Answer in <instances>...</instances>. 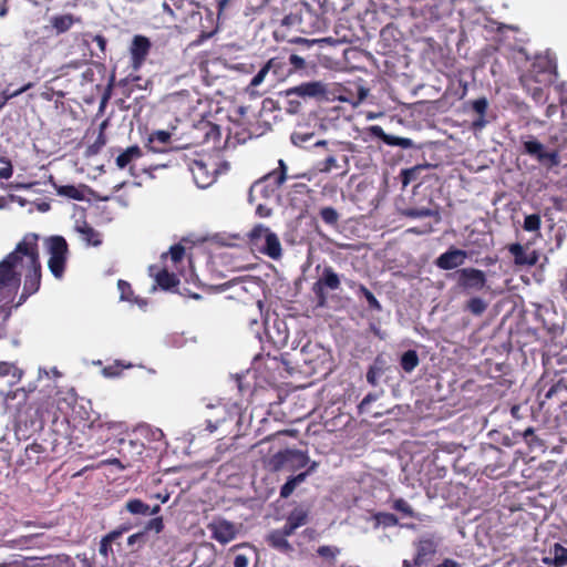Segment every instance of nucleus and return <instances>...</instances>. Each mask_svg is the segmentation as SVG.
Returning <instances> with one entry per match:
<instances>
[{
	"instance_id": "f257e3e1",
	"label": "nucleus",
	"mask_w": 567,
	"mask_h": 567,
	"mask_svg": "<svg viewBox=\"0 0 567 567\" xmlns=\"http://www.w3.org/2000/svg\"><path fill=\"white\" fill-rule=\"evenodd\" d=\"M220 13L203 6L199 0H164L161 13L154 19L163 28L199 32L200 38L207 39L217 32Z\"/></svg>"
},
{
	"instance_id": "f03ea898",
	"label": "nucleus",
	"mask_w": 567,
	"mask_h": 567,
	"mask_svg": "<svg viewBox=\"0 0 567 567\" xmlns=\"http://www.w3.org/2000/svg\"><path fill=\"white\" fill-rule=\"evenodd\" d=\"M39 236L29 233L17 244V252H22L20 271L23 274V287L19 295V303H24L41 287L42 265L39 252Z\"/></svg>"
},
{
	"instance_id": "7ed1b4c3",
	"label": "nucleus",
	"mask_w": 567,
	"mask_h": 567,
	"mask_svg": "<svg viewBox=\"0 0 567 567\" xmlns=\"http://www.w3.org/2000/svg\"><path fill=\"white\" fill-rule=\"evenodd\" d=\"M556 65L548 58L538 56L530 69L520 75L519 81L523 89L537 104L547 101V91L556 80Z\"/></svg>"
},
{
	"instance_id": "20e7f679",
	"label": "nucleus",
	"mask_w": 567,
	"mask_h": 567,
	"mask_svg": "<svg viewBox=\"0 0 567 567\" xmlns=\"http://www.w3.org/2000/svg\"><path fill=\"white\" fill-rule=\"evenodd\" d=\"M498 411L520 420V386L515 381L514 369L508 363H498Z\"/></svg>"
},
{
	"instance_id": "39448f33",
	"label": "nucleus",
	"mask_w": 567,
	"mask_h": 567,
	"mask_svg": "<svg viewBox=\"0 0 567 567\" xmlns=\"http://www.w3.org/2000/svg\"><path fill=\"white\" fill-rule=\"evenodd\" d=\"M281 25L305 34L324 32L328 29L327 19L307 3L284 17Z\"/></svg>"
},
{
	"instance_id": "423d86ee",
	"label": "nucleus",
	"mask_w": 567,
	"mask_h": 567,
	"mask_svg": "<svg viewBox=\"0 0 567 567\" xmlns=\"http://www.w3.org/2000/svg\"><path fill=\"white\" fill-rule=\"evenodd\" d=\"M220 140V128L207 120H200L197 123L186 124L181 132V141L176 143V150L196 147L209 142Z\"/></svg>"
},
{
	"instance_id": "0eeeda50",
	"label": "nucleus",
	"mask_w": 567,
	"mask_h": 567,
	"mask_svg": "<svg viewBox=\"0 0 567 567\" xmlns=\"http://www.w3.org/2000/svg\"><path fill=\"white\" fill-rule=\"evenodd\" d=\"M241 412V405L230 400H218L216 403L207 404L205 412L206 429L213 433L227 422L238 423Z\"/></svg>"
},
{
	"instance_id": "6e6552de",
	"label": "nucleus",
	"mask_w": 567,
	"mask_h": 567,
	"mask_svg": "<svg viewBox=\"0 0 567 567\" xmlns=\"http://www.w3.org/2000/svg\"><path fill=\"white\" fill-rule=\"evenodd\" d=\"M45 246L49 254V270L55 279L61 280L66 270L69 245L64 237L54 235L45 239Z\"/></svg>"
},
{
	"instance_id": "1a4fd4ad",
	"label": "nucleus",
	"mask_w": 567,
	"mask_h": 567,
	"mask_svg": "<svg viewBox=\"0 0 567 567\" xmlns=\"http://www.w3.org/2000/svg\"><path fill=\"white\" fill-rule=\"evenodd\" d=\"M21 262L22 252H17V247L0 261V290L19 291L22 277L19 270Z\"/></svg>"
},
{
	"instance_id": "9d476101",
	"label": "nucleus",
	"mask_w": 567,
	"mask_h": 567,
	"mask_svg": "<svg viewBox=\"0 0 567 567\" xmlns=\"http://www.w3.org/2000/svg\"><path fill=\"white\" fill-rule=\"evenodd\" d=\"M309 456L307 452L299 450L285 449L275 453L268 461V465L271 471H298L309 463Z\"/></svg>"
},
{
	"instance_id": "9b49d317",
	"label": "nucleus",
	"mask_w": 567,
	"mask_h": 567,
	"mask_svg": "<svg viewBox=\"0 0 567 567\" xmlns=\"http://www.w3.org/2000/svg\"><path fill=\"white\" fill-rule=\"evenodd\" d=\"M341 286L340 276L331 266H324L318 279L312 284L316 306L323 308L328 305V291H336Z\"/></svg>"
},
{
	"instance_id": "f8f14e48",
	"label": "nucleus",
	"mask_w": 567,
	"mask_h": 567,
	"mask_svg": "<svg viewBox=\"0 0 567 567\" xmlns=\"http://www.w3.org/2000/svg\"><path fill=\"white\" fill-rule=\"evenodd\" d=\"M523 153L548 168L558 166L560 164L558 150L544 145L533 136H529L526 141L523 142Z\"/></svg>"
},
{
	"instance_id": "ddd939ff",
	"label": "nucleus",
	"mask_w": 567,
	"mask_h": 567,
	"mask_svg": "<svg viewBox=\"0 0 567 567\" xmlns=\"http://www.w3.org/2000/svg\"><path fill=\"white\" fill-rule=\"evenodd\" d=\"M271 74L272 81H281L292 73L290 63L285 56H275L267 61L265 65L254 75L250 86L260 85L268 74Z\"/></svg>"
},
{
	"instance_id": "4468645a",
	"label": "nucleus",
	"mask_w": 567,
	"mask_h": 567,
	"mask_svg": "<svg viewBox=\"0 0 567 567\" xmlns=\"http://www.w3.org/2000/svg\"><path fill=\"white\" fill-rule=\"evenodd\" d=\"M555 377L557 379L553 380V383L548 388L546 383V379L548 378L547 371L540 379L537 394L540 406H543L547 400H550L555 396L559 402L567 400V371H563L560 374H555Z\"/></svg>"
},
{
	"instance_id": "2eb2a0df",
	"label": "nucleus",
	"mask_w": 567,
	"mask_h": 567,
	"mask_svg": "<svg viewBox=\"0 0 567 567\" xmlns=\"http://www.w3.org/2000/svg\"><path fill=\"white\" fill-rule=\"evenodd\" d=\"M43 421L40 416L39 409L28 406L19 410L16 417V432L23 437L30 436L32 433L42 429Z\"/></svg>"
},
{
	"instance_id": "dca6fc26",
	"label": "nucleus",
	"mask_w": 567,
	"mask_h": 567,
	"mask_svg": "<svg viewBox=\"0 0 567 567\" xmlns=\"http://www.w3.org/2000/svg\"><path fill=\"white\" fill-rule=\"evenodd\" d=\"M181 141L178 127H172V131H155L150 134L146 146L154 153H164L176 148V143Z\"/></svg>"
},
{
	"instance_id": "f3484780",
	"label": "nucleus",
	"mask_w": 567,
	"mask_h": 567,
	"mask_svg": "<svg viewBox=\"0 0 567 567\" xmlns=\"http://www.w3.org/2000/svg\"><path fill=\"white\" fill-rule=\"evenodd\" d=\"M525 35L518 27L498 23V51L504 48L522 52L526 42Z\"/></svg>"
},
{
	"instance_id": "a211bd4d",
	"label": "nucleus",
	"mask_w": 567,
	"mask_h": 567,
	"mask_svg": "<svg viewBox=\"0 0 567 567\" xmlns=\"http://www.w3.org/2000/svg\"><path fill=\"white\" fill-rule=\"evenodd\" d=\"M75 41L80 42L90 51L91 58L104 61L107 55V39L103 34L92 32H82L75 35Z\"/></svg>"
},
{
	"instance_id": "6ab92c4d",
	"label": "nucleus",
	"mask_w": 567,
	"mask_h": 567,
	"mask_svg": "<svg viewBox=\"0 0 567 567\" xmlns=\"http://www.w3.org/2000/svg\"><path fill=\"white\" fill-rule=\"evenodd\" d=\"M54 452V447L52 443L37 442L34 441L30 445H28L24 450V455L21 458V465H38L41 462L53 458L52 453Z\"/></svg>"
},
{
	"instance_id": "aec40b11",
	"label": "nucleus",
	"mask_w": 567,
	"mask_h": 567,
	"mask_svg": "<svg viewBox=\"0 0 567 567\" xmlns=\"http://www.w3.org/2000/svg\"><path fill=\"white\" fill-rule=\"evenodd\" d=\"M433 167V165L425 163L401 169L399 177L402 183V187L405 188L412 183H417L414 186V188H417L424 182L430 181L434 177V174L432 173Z\"/></svg>"
},
{
	"instance_id": "412c9836",
	"label": "nucleus",
	"mask_w": 567,
	"mask_h": 567,
	"mask_svg": "<svg viewBox=\"0 0 567 567\" xmlns=\"http://www.w3.org/2000/svg\"><path fill=\"white\" fill-rule=\"evenodd\" d=\"M23 303H19L18 292L12 289L0 290V334H6L10 318L14 309Z\"/></svg>"
},
{
	"instance_id": "4be33fe9",
	"label": "nucleus",
	"mask_w": 567,
	"mask_h": 567,
	"mask_svg": "<svg viewBox=\"0 0 567 567\" xmlns=\"http://www.w3.org/2000/svg\"><path fill=\"white\" fill-rule=\"evenodd\" d=\"M152 49L151 40L142 34L133 37L131 45L128 48L131 55V66L134 71H138L145 63Z\"/></svg>"
},
{
	"instance_id": "5701e85b",
	"label": "nucleus",
	"mask_w": 567,
	"mask_h": 567,
	"mask_svg": "<svg viewBox=\"0 0 567 567\" xmlns=\"http://www.w3.org/2000/svg\"><path fill=\"white\" fill-rule=\"evenodd\" d=\"M208 529L212 533V537L219 544H228L237 537V526L224 518H218L208 524Z\"/></svg>"
},
{
	"instance_id": "b1692460",
	"label": "nucleus",
	"mask_w": 567,
	"mask_h": 567,
	"mask_svg": "<svg viewBox=\"0 0 567 567\" xmlns=\"http://www.w3.org/2000/svg\"><path fill=\"white\" fill-rule=\"evenodd\" d=\"M457 276L458 286L466 290H481L486 284L485 274L475 268H463Z\"/></svg>"
},
{
	"instance_id": "393cba45",
	"label": "nucleus",
	"mask_w": 567,
	"mask_h": 567,
	"mask_svg": "<svg viewBox=\"0 0 567 567\" xmlns=\"http://www.w3.org/2000/svg\"><path fill=\"white\" fill-rule=\"evenodd\" d=\"M436 548L437 544L432 536L420 538L415 543L416 553L414 556V565L420 567L427 564L435 555Z\"/></svg>"
},
{
	"instance_id": "a878e982",
	"label": "nucleus",
	"mask_w": 567,
	"mask_h": 567,
	"mask_svg": "<svg viewBox=\"0 0 567 567\" xmlns=\"http://www.w3.org/2000/svg\"><path fill=\"white\" fill-rule=\"evenodd\" d=\"M467 252L462 249L451 247L435 260V265L443 270H452L464 264Z\"/></svg>"
},
{
	"instance_id": "bb28decb",
	"label": "nucleus",
	"mask_w": 567,
	"mask_h": 567,
	"mask_svg": "<svg viewBox=\"0 0 567 567\" xmlns=\"http://www.w3.org/2000/svg\"><path fill=\"white\" fill-rule=\"evenodd\" d=\"M324 93V87L320 82H305L299 85L292 86L285 91V96L296 97H317Z\"/></svg>"
},
{
	"instance_id": "cd10ccee",
	"label": "nucleus",
	"mask_w": 567,
	"mask_h": 567,
	"mask_svg": "<svg viewBox=\"0 0 567 567\" xmlns=\"http://www.w3.org/2000/svg\"><path fill=\"white\" fill-rule=\"evenodd\" d=\"M143 451L144 444L140 441H126L124 439L120 440L118 453L127 466H130L132 462L140 460Z\"/></svg>"
},
{
	"instance_id": "c85d7f7f",
	"label": "nucleus",
	"mask_w": 567,
	"mask_h": 567,
	"mask_svg": "<svg viewBox=\"0 0 567 567\" xmlns=\"http://www.w3.org/2000/svg\"><path fill=\"white\" fill-rule=\"evenodd\" d=\"M368 132L371 136L382 140L390 146H400L403 148H410L413 146V141L411 138L386 134L380 125L369 126Z\"/></svg>"
},
{
	"instance_id": "c756f323",
	"label": "nucleus",
	"mask_w": 567,
	"mask_h": 567,
	"mask_svg": "<svg viewBox=\"0 0 567 567\" xmlns=\"http://www.w3.org/2000/svg\"><path fill=\"white\" fill-rule=\"evenodd\" d=\"M259 252L274 260H278L282 256V247L280 240L278 236L269 228L265 237V243L262 244Z\"/></svg>"
},
{
	"instance_id": "7c9ffc66",
	"label": "nucleus",
	"mask_w": 567,
	"mask_h": 567,
	"mask_svg": "<svg viewBox=\"0 0 567 567\" xmlns=\"http://www.w3.org/2000/svg\"><path fill=\"white\" fill-rule=\"evenodd\" d=\"M508 323V318L505 316L502 319V322L498 324V336L506 331L509 334V340L507 342H502L501 347H498V354H501V349H503L506 353H509L515 347L520 349V341L517 339V334L513 332L512 324Z\"/></svg>"
},
{
	"instance_id": "2f4dec72",
	"label": "nucleus",
	"mask_w": 567,
	"mask_h": 567,
	"mask_svg": "<svg viewBox=\"0 0 567 567\" xmlns=\"http://www.w3.org/2000/svg\"><path fill=\"white\" fill-rule=\"evenodd\" d=\"M143 156V151L138 145L128 146L126 150L122 151L116 159V166L120 169H124L131 165L136 159H140Z\"/></svg>"
},
{
	"instance_id": "473e14b6",
	"label": "nucleus",
	"mask_w": 567,
	"mask_h": 567,
	"mask_svg": "<svg viewBox=\"0 0 567 567\" xmlns=\"http://www.w3.org/2000/svg\"><path fill=\"white\" fill-rule=\"evenodd\" d=\"M267 544L284 554H289L293 550L292 545L288 542L287 537L284 536L279 530H271L266 537Z\"/></svg>"
},
{
	"instance_id": "72a5a7b5",
	"label": "nucleus",
	"mask_w": 567,
	"mask_h": 567,
	"mask_svg": "<svg viewBox=\"0 0 567 567\" xmlns=\"http://www.w3.org/2000/svg\"><path fill=\"white\" fill-rule=\"evenodd\" d=\"M471 105L472 110L477 114V118L473 121L472 127L475 131L482 130L486 124L485 114L488 107L487 100L485 97H480L472 101Z\"/></svg>"
},
{
	"instance_id": "f704fd0d",
	"label": "nucleus",
	"mask_w": 567,
	"mask_h": 567,
	"mask_svg": "<svg viewBox=\"0 0 567 567\" xmlns=\"http://www.w3.org/2000/svg\"><path fill=\"white\" fill-rule=\"evenodd\" d=\"M78 21H80V19L75 18L71 13L53 16L50 20L51 25L55 30L56 34L68 32Z\"/></svg>"
},
{
	"instance_id": "c9c22d12",
	"label": "nucleus",
	"mask_w": 567,
	"mask_h": 567,
	"mask_svg": "<svg viewBox=\"0 0 567 567\" xmlns=\"http://www.w3.org/2000/svg\"><path fill=\"white\" fill-rule=\"evenodd\" d=\"M278 188H275V186L271 183L265 182V178L261 177L257 182L252 184L249 190V199L252 202L255 199V194L258 193L264 198H269L271 196H275L278 192Z\"/></svg>"
},
{
	"instance_id": "e433bc0d",
	"label": "nucleus",
	"mask_w": 567,
	"mask_h": 567,
	"mask_svg": "<svg viewBox=\"0 0 567 567\" xmlns=\"http://www.w3.org/2000/svg\"><path fill=\"white\" fill-rule=\"evenodd\" d=\"M545 564H553L555 567L567 565V548L556 543L549 550V557L544 559Z\"/></svg>"
},
{
	"instance_id": "4c0bfd02",
	"label": "nucleus",
	"mask_w": 567,
	"mask_h": 567,
	"mask_svg": "<svg viewBox=\"0 0 567 567\" xmlns=\"http://www.w3.org/2000/svg\"><path fill=\"white\" fill-rule=\"evenodd\" d=\"M265 182L271 183L275 188H280L287 179V165L284 159L278 161V168L269 172L265 176Z\"/></svg>"
},
{
	"instance_id": "58836bf2",
	"label": "nucleus",
	"mask_w": 567,
	"mask_h": 567,
	"mask_svg": "<svg viewBox=\"0 0 567 567\" xmlns=\"http://www.w3.org/2000/svg\"><path fill=\"white\" fill-rule=\"evenodd\" d=\"M190 169H192V174H193L195 183L200 188H205L214 179L213 176L207 174L206 166L203 162L195 161L193 163V166Z\"/></svg>"
},
{
	"instance_id": "ea45409f",
	"label": "nucleus",
	"mask_w": 567,
	"mask_h": 567,
	"mask_svg": "<svg viewBox=\"0 0 567 567\" xmlns=\"http://www.w3.org/2000/svg\"><path fill=\"white\" fill-rule=\"evenodd\" d=\"M384 373V360L381 355H378L374 359L372 365L369 367L367 372V381L372 386H377L379 384V378Z\"/></svg>"
},
{
	"instance_id": "a19ab883",
	"label": "nucleus",
	"mask_w": 567,
	"mask_h": 567,
	"mask_svg": "<svg viewBox=\"0 0 567 567\" xmlns=\"http://www.w3.org/2000/svg\"><path fill=\"white\" fill-rule=\"evenodd\" d=\"M267 231L268 227L261 224L254 226L248 234V240L250 246L259 251L262 247V244L265 243Z\"/></svg>"
},
{
	"instance_id": "79ce46f5",
	"label": "nucleus",
	"mask_w": 567,
	"mask_h": 567,
	"mask_svg": "<svg viewBox=\"0 0 567 567\" xmlns=\"http://www.w3.org/2000/svg\"><path fill=\"white\" fill-rule=\"evenodd\" d=\"M402 215L409 218L435 217L440 219L439 210L429 207H409L402 210Z\"/></svg>"
},
{
	"instance_id": "37998d69",
	"label": "nucleus",
	"mask_w": 567,
	"mask_h": 567,
	"mask_svg": "<svg viewBox=\"0 0 567 567\" xmlns=\"http://www.w3.org/2000/svg\"><path fill=\"white\" fill-rule=\"evenodd\" d=\"M78 230L87 245L100 246L102 244L101 234L87 223H84L82 226L78 227Z\"/></svg>"
},
{
	"instance_id": "c03bdc74",
	"label": "nucleus",
	"mask_w": 567,
	"mask_h": 567,
	"mask_svg": "<svg viewBox=\"0 0 567 567\" xmlns=\"http://www.w3.org/2000/svg\"><path fill=\"white\" fill-rule=\"evenodd\" d=\"M420 363L419 354L415 350H408L400 358V365L406 373H411Z\"/></svg>"
},
{
	"instance_id": "a18cd8bd",
	"label": "nucleus",
	"mask_w": 567,
	"mask_h": 567,
	"mask_svg": "<svg viewBox=\"0 0 567 567\" xmlns=\"http://www.w3.org/2000/svg\"><path fill=\"white\" fill-rule=\"evenodd\" d=\"M106 125H107L106 121L101 123L100 131H99V134H97L95 141L92 144H90L86 148L85 154L87 156H94V155L99 154L101 152V150L103 148V146L106 144V136L104 133Z\"/></svg>"
},
{
	"instance_id": "49530a36",
	"label": "nucleus",
	"mask_w": 567,
	"mask_h": 567,
	"mask_svg": "<svg viewBox=\"0 0 567 567\" xmlns=\"http://www.w3.org/2000/svg\"><path fill=\"white\" fill-rule=\"evenodd\" d=\"M156 282L162 289L168 290L176 287L179 284V279L175 274L163 269L156 275Z\"/></svg>"
},
{
	"instance_id": "de8ad7c7",
	"label": "nucleus",
	"mask_w": 567,
	"mask_h": 567,
	"mask_svg": "<svg viewBox=\"0 0 567 567\" xmlns=\"http://www.w3.org/2000/svg\"><path fill=\"white\" fill-rule=\"evenodd\" d=\"M33 83L32 82H28L27 84L22 85L21 87H19L18 90H14V91H11L9 87L4 89L1 93H0V111L7 105V103L13 99V97H17L19 96L20 94L27 92L28 90H30L31 87H33Z\"/></svg>"
},
{
	"instance_id": "09e8293b",
	"label": "nucleus",
	"mask_w": 567,
	"mask_h": 567,
	"mask_svg": "<svg viewBox=\"0 0 567 567\" xmlns=\"http://www.w3.org/2000/svg\"><path fill=\"white\" fill-rule=\"evenodd\" d=\"M125 508L133 515L146 516L150 513V505L140 498L128 499L125 504Z\"/></svg>"
},
{
	"instance_id": "8fccbe9b",
	"label": "nucleus",
	"mask_w": 567,
	"mask_h": 567,
	"mask_svg": "<svg viewBox=\"0 0 567 567\" xmlns=\"http://www.w3.org/2000/svg\"><path fill=\"white\" fill-rule=\"evenodd\" d=\"M509 251L514 257L515 264L517 265H533L536 259H529L526 255L524 247L519 244H513L509 247Z\"/></svg>"
},
{
	"instance_id": "3c124183",
	"label": "nucleus",
	"mask_w": 567,
	"mask_h": 567,
	"mask_svg": "<svg viewBox=\"0 0 567 567\" xmlns=\"http://www.w3.org/2000/svg\"><path fill=\"white\" fill-rule=\"evenodd\" d=\"M305 480H306V474H298L296 476L288 478L287 482L280 488V497H282V498L289 497L293 493L297 485L302 483Z\"/></svg>"
},
{
	"instance_id": "603ef678",
	"label": "nucleus",
	"mask_w": 567,
	"mask_h": 567,
	"mask_svg": "<svg viewBox=\"0 0 567 567\" xmlns=\"http://www.w3.org/2000/svg\"><path fill=\"white\" fill-rule=\"evenodd\" d=\"M56 193L60 196H64L75 200H83L84 193L82 189L75 187L74 185H62L56 187Z\"/></svg>"
},
{
	"instance_id": "864d4df0",
	"label": "nucleus",
	"mask_w": 567,
	"mask_h": 567,
	"mask_svg": "<svg viewBox=\"0 0 567 567\" xmlns=\"http://www.w3.org/2000/svg\"><path fill=\"white\" fill-rule=\"evenodd\" d=\"M358 297H363L367 300L368 308L374 311H381L382 306L375 296L365 286H359Z\"/></svg>"
},
{
	"instance_id": "5fc2aeb1",
	"label": "nucleus",
	"mask_w": 567,
	"mask_h": 567,
	"mask_svg": "<svg viewBox=\"0 0 567 567\" xmlns=\"http://www.w3.org/2000/svg\"><path fill=\"white\" fill-rule=\"evenodd\" d=\"M377 525H381L383 527H393L399 524L398 517L392 513L379 512L373 516Z\"/></svg>"
},
{
	"instance_id": "6e6d98bb",
	"label": "nucleus",
	"mask_w": 567,
	"mask_h": 567,
	"mask_svg": "<svg viewBox=\"0 0 567 567\" xmlns=\"http://www.w3.org/2000/svg\"><path fill=\"white\" fill-rule=\"evenodd\" d=\"M287 522L291 523L296 528L307 524L308 514L303 509H293L287 517Z\"/></svg>"
},
{
	"instance_id": "4d7b16f0",
	"label": "nucleus",
	"mask_w": 567,
	"mask_h": 567,
	"mask_svg": "<svg viewBox=\"0 0 567 567\" xmlns=\"http://www.w3.org/2000/svg\"><path fill=\"white\" fill-rule=\"evenodd\" d=\"M340 551V548L329 545L319 546L317 549L318 556L329 561H334Z\"/></svg>"
},
{
	"instance_id": "13d9d810",
	"label": "nucleus",
	"mask_w": 567,
	"mask_h": 567,
	"mask_svg": "<svg viewBox=\"0 0 567 567\" xmlns=\"http://www.w3.org/2000/svg\"><path fill=\"white\" fill-rule=\"evenodd\" d=\"M319 215H320L321 219L327 225H330V226L337 225V223L339 220L338 212L333 207H330V206L321 208Z\"/></svg>"
},
{
	"instance_id": "bf43d9fd",
	"label": "nucleus",
	"mask_w": 567,
	"mask_h": 567,
	"mask_svg": "<svg viewBox=\"0 0 567 567\" xmlns=\"http://www.w3.org/2000/svg\"><path fill=\"white\" fill-rule=\"evenodd\" d=\"M487 308L485 301L481 298L474 297L467 301L466 309L475 316L482 315Z\"/></svg>"
},
{
	"instance_id": "052dcab7",
	"label": "nucleus",
	"mask_w": 567,
	"mask_h": 567,
	"mask_svg": "<svg viewBox=\"0 0 567 567\" xmlns=\"http://www.w3.org/2000/svg\"><path fill=\"white\" fill-rule=\"evenodd\" d=\"M131 367H132L131 363L124 364L122 361L117 360L114 363L106 365L103 369V374L105 377H110V378L117 377V375L121 374L123 369H127V368H131Z\"/></svg>"
},
{
	"instance_id": "680f3d73",
	"label": "nucleus",
	"mask_w": 567,
	"mask_h": 567,
	"mask_svg": "<svg viewBox=\"0 0 567 567\" xmlns=\"http://www.w3.org/2000/svg\"><path fill=\"white\" fill-rule=\"evenodd\" d=\"M392 508L398 512H401L405 516H409V517L415 516V512L413 511L411 505L403 498L395 499L392 504Z\"/></svg>"
},
{
	"instance_id": "e2e57ef3",
	"label": "nucleus",
	"mask_w": 567,
	"mask_h": 567,
	"mask_svg": "<svg viewBox=\"0 0 567 567\" xmlns=\"http://www.w3.org/2000/svg\"><path fill=\"white\" fill-rule=\"evenodd\" d=\"M523 227L526 231H537L540 228V216L538 214L527 215Z\"/></svg>"
},
{
	"instance_id": "0e129e2a",
	"label": "nucleus",
	"mask_w": 567,
	"mask_h": 567,
	"mask_svg": "<svg viewBox=\"0 0 567 567\" xmlns=\"http://www.w3.org/2000/svg\"><path fill=\"white\" fill-rule=\"evenodd\" d=\"M117 288L120 290L122 300L132 301V297H133L134 292H133L132 286L127 281L120 279L117 281Z\"/></svg>"
},
{
	"instance_id": "69168bd1",
	"label": "nucleus",
	"mask_w": 567,
	"mask_h": 567,
	"mask_svg": "<svg viewBox=\"0 0 567 567\" xmlns=\"http://www.w3.org/2000/svg\"><path fill=\"white\" fill-rule=\"evenodd\" d=\"M300 97L296 96H286V106L285 110L290 114H297L301 110Z\"/></svg>"
},
{
	"instance_id": "338daca9",
	"label": "nucleus",
	"mask_w": 567,
	"mask_h": 567,
	"mask_svg": "<svg viewBox=\"0 0 567 567\" xmlns=\"http://www.w3.org/2000/svg\"><path fill=\"white\" fill-rule=\"evenodd\" d=\"M337 167V159L333 155L327 156L324 159L318 163V169L321 173H329Z\"/></svg>"
},
{
	"instance_id": "774afa93",
	"label": "nucleus",
	"mask_w": 567,
	"mask_h": 567,
	"mask_svg": "<svg viewBox=\"0 0 567 567\" xmlns=\"http://www.w3.org/2000/svg\"><path fill=\"white\" fill-rule=\"evenodd\" d=\"M145 530H147V532L153 530L157 534L162 533L164 530L163 517L158 516V517H154V518L150 519L146 523Z\"/></svg>"
}]
</instances>
